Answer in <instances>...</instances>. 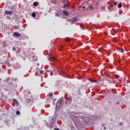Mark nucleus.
<instances>
[{
  "label": "nucleus",
  "instance_id": "f257e3e1",
  "mask_svg": "<svg viewBox=\"0 0 130 130\" xmlns=\"http://www.w3.org/2000/svg\"><path fill=\"white\" fill-rule=\"evenodd\" d=\"M78 21V17H75L71 19H69L68 21H69L70 22H76L77 21Z\"/></svg>",
  "mask_w": 130,
  "mask_h": 130
},
{
  "label": "nucleus",
  "instance_id": "f03ea898",
  "mask_svg": "<svg viewBox=\"0 0 130 130\" xmlns=\"http://www.w3.org/2000/svg\"><path fill=\"white\" fill-rule=\"evenodd\" d=\"M62 106V100H59L57 105H56V108H60Z\"/></svg>",
  "mask_w": 130,
  "mask_h": 130
},
{
  "label": "nucleus",
  "instance_id": "7ed1b4c3",
  "mask_svg": "<svg viewBox=\"0 0 130 130\" xmlns=\"http://www.w3.org/2000/svg\"><path fill=\"white\" fill-rule=\"evenodd\" d=\"M13 15V12L10 11L8 10H5V15Z\"/></svg>",
  "mask_w": 130,
  "mask_h": 130
},
{
  "label": "nucleus",
  "instance_id": "20e7f679",
  "mask_svg": "<svg viewBox=\"0 0 130 130\" xmlns=\"http://www.w3.org/2000/svg\"><path fill=\"white\" fill-rule=\"evenodd\" d=\"M13 36H14V37H16L18 38V37H19L21 36V34H18V33L17 32H14Z\"/></svg>",
  "mask_w": 130,
  "mask_h": 130
},
{
  "label": "nucleus",
  "instance_id": "39448f33",
  "mask_svg": "<svg viewBox=\"0 0 130 130\" xmlns=\"http://www.w3.org/2000/svg\"><path fill=\"white\" fill-rule=\"evenodd\" d=\"M63 15L66 16H70V14L66 11H63Z\"/></svg>",
  "mask_w": 130,
  "mask_h": 130
},
{
  "label": "nucleus",
  "instance_id": "423d86ee",
  "mask_svg": "<svg viewBox=\"0 0 130 130\" xmlns=\"http://www.w3.org/2000/svg\"><path fill=\"white\" fill-rule=\"evenodd\" d=\"M89 81H90L91 83H96L97 82V81L93 80L92 79H89Z\"/></svg>",
  "mask_w": 130,
  "mask_h": 130
},
{
  "label": "nucleus",
  "instance_id": "0eeeda50",
  "mask_svg": "<svg viewBox=\"0 0 130 130\" xmlns=\"http://www.w3.org/2000/svg\"><path fill=\"white\" fill-rule=\"evenodd\" d=\"M38 5V3L37 2H35V3H34V6H35V7H37Z\"/></svg>",
  "mask_w": 130,
  "mask_h": 130
},
{
  "label": "nucleus",
  "instance_id": "6e6552de",
  "mask_svg": "<svg viewBox=\"0 0 130 130\" xmlns=\"http://www.w3.org/2000/svg\"><path fill=\"white\" fill-rule=\"evenodd\" d=\"M69 7H70V6L68 4L64 5V6H63L64 8H69Z\"/></svg>",
  "mask_w": 130,
  "mask_h": 130
},
{
  "label": "nucleus",
  "instance_id": "1a4fd4ad",
  "mask_svg": "<svg viewBox=\"0 0 130 130\" xmlns=\"http://www.w3.org/2000/svg\"><path fill=\"white\" fill-rule=\"evenodd\" d=\"M122 3H119V4L118 5V7L119 8H120L121 7H122Z\"/></svg>",
  "mask_w": 130,
  "mask_h": 130
},
{
  "label": "nucleus",
  "instance_id": "9d476101",
  "mask_svg": "<svg viewBox=\"0 0 130 130\" xmlns=\"http://www.w3.org/2000/svg\"><path fill=\"white\" fill-rule=\"evenodd\" d=\"M120 78L119 75H115V79H118V78Z\"/></svg>",
  "mask_w": 130,
  "mask_h": 130
},
{
  "label": "nucleus",
  "instance_id": "9b49d317",
  "mask_svg": "<svg viewBox=\"0 0 130 130\" xmlns=\"http://www.w3.org/2000/svg\"><path fill=\"white\" fill-rule=\"evenodd\" d=\"M52 95H53L52 93L50 92L49 93V94H47V96H49L50 97H51Z\"/></svg>",
  "mask_w": 130,
  "mask_h": 130
},
{
  "label": "nucleus",
  "instance_id": "f8f14e48",
  "mask_svg": "<svg viewBox=\"0 0 130 130\" xmlns=\"http://www.w3.org/2000/svg\"><path fill=\"white\" fill-rule=\"evenodd\" d=\"M31 16H32V17H36L35 13H32V14H31Z\"/></svg>",
  "mask_w": 130,
  "mask_h": 130
},
{
  "label": "nucleus",
  "instance_id": "ddd939ff",
  "mask_svg": "<svg viewBox=\"0 0 130 130\" xmlns=\"http://www.w3.org/2000/svg\"><path fill=\"white\" fill-rule=\"evenodd\" d=\"M65 40L67 42H70L71 41V39L69 38L65 39Z\"/></svg>",
  "mask_w": 130,
  "mask_h": 130
},
{
  "label": "nucleus",
  "instance_id": "4468645a",
  "mask_svg": "<svg viewBox=\"0 0 130 130\" xmlns=\"http://www.w3.org/2000/svg\"><path fill=\"white\" fill-rule=\"evenodd\" d=\"M50 58H51L54 60H56V58H55L54 57L50 56Z\"/></svg>",
  "mask_w": 130,
  "mask_h": 130
},
{
  "label": "nucleus",
  "instance_id": "2eb2a0df",
  "mask_svg": "<svg viewBox=\"0 0 130 130\" xmlns=\"http://www.w3.org/2000/svg\"><path fill=\"white\" fill-rule=\"evenodd\" d=\"M13 101H15V102H16V103L17 104H19L18 101H17L16 100H13Z\"/></svg>",
  "mask_w": 130,
  "mask_h": 130
},
{
  "label": "nucleus",
  "instance_id": "dca6fc26",
  "mask_svg": "<svg viewBox=\"0 0 130 130\" xmlns=\"http://www.w3.org/2000/svg\"><path fill=\"white\" fill-rule=\"evenodd\" d=\"M93 7L92 6H90V7H88V9H90V10L91 9H93Z\"/></svg>",
  "mask_w": 130,
  "mask_h": 130
},
{
  "label": "nucleus",
  "instance_id": "f3484780",
  "mask_svg": "<svg viewBox=\"0 0 130 130\" xmlns=\"http://www.w3.org/2000/svg\"><path fill=\"white\" fill-rule=\"evenodd\" d=\"M120 52L123 53L124 52V50H123V49H121Z\"/></svg>",
  "mask_w": 130,
  "mask_h": 130
},
{
  "label": "nucleus",
  "instance_id": "a211bd4d",
  "mask_svg": "<svg viewBox=\"0 0 130 130\" xmlns=\"http://www.w3.org/2000/svg\"><path fill=\"white\" fill-rule=\"evenodd\" d=\"M20 114V112L19 111H17V112H16V114L17 115H18L19 114Z\"/></svg>",
  "mask_w": 130,
  "mask_h": 130
},
{
  "label": "nucleus",
  "instance_id": "6ab92c4d",
  "mask_svg": "<svg viewBox=\"0 0 130 130\" xmlns=\"http://www.w3.org/2000/svg\"><path fill=\"white\" fill-rule=\"evenodd\" d=\"M12 50H13V51H16V48H15V47H13L12 48Z\"/></svg>",
  "mask_w": 130,
  "mask_h": 130
},
{
  "label": "nucleus",
  "instance_id": "aec40b11",
  "mask_svg": "<svg viewBox=\"0 0 130 130\" xmlns=\"http://www.w3.org/2000/svg\"><path fill=\"white\" fill-rule=\"evenodd\" d=\"M55 16H57V17H59V14H58V13H56V14H55Z\"/></svg>",
  "mask_w": 130,
  "mask_h": 130
},
{
  "label": "nucleus",
  "instance_id": "412c9836",
  "mask_svg": "<svg viewBox=\"0 0 130 130\" xmlns=\"http://www.w3.org/2000/svg\"><path fill=\"white\" fill-rule=\"evenodd\" d=\"M43 71H41V72H40V74H43Z\"/></svg>",
  "mask_w": 130,
  "mask_h": 130
},
{
  "label": "nucleus",
  "instance_id": "4be33fe9",
  "mask_svg": "<svg viewBox=\"0 0 130 130\" xmlns=\"http://www.w3.org/2000/svg\"><path fill=\"white\" fill-rule=\"evenodd\" d=\"M117 4L116 3H114V5L116 6Z\"/></svg>",
  "mask_w": 130,
  "mask_h": 130
},
{
  "label": "nucleus",
  "instance_id": "5701e85b",
  "mask_svg": "<svg viewBox=\"0 0 130 130\" xmlns=\"http://www.w3.org/2000/svg\"><path fill=\"white\" fill-rule=\"evenodd\" d=\"M86 117H85L84 118H83V120H86Z\"/></svg>",
  "mask_w": 130,
  "mask_h": 130
},
{
  "label": "nucleus",
  "instance_id": "b1692460",
  "mask_svg": "<svg viewBox=\"0 0 130 130\" xmlns=\"http://www.w3.org/2000/svg\"><path fill=\"white\" fill-rule=\"evenodd\" d=\"M87 120H88L87 121L85 120V122H87V121H89V119H88V118H87Z\"/></svg>",
  "mask_w": 130,
  "mask_h": 130
},
{
  "label": "nucleus",
  "instance_id": "393cba45",
  "mask_svg": "<svg viewBox=\"0 0 130 130\" xmlns=\"http://www.w3.org/2000/svg\"><path fill=\"white\" fill-rule=\"evenodd\" d=\"M55 130H59V129L58 128H56V129Z\"/></svg>",
  "mask_w": 130,
  "mask_h": 130
},
{
  "label": "nucleus",
  "instance_id": "a878e982",
  "mask_svg": "<svg viewBox=\"0 0 130 130\" xmlns=\"http://www.w3.org/2000/svg\"><path fill=\"white\" fill-rule=\"evenodd\" d=\"M46 72H49V71L48 70L46 71Z\"/></svg>",
  "mask_w": 130,
  "mask_h": 130
},
{
  "label": "nucleus",
  "instance_id": "bb28decb",
  "mask_svg": "<svg viewBox=\"0 0 130 130\" xmlns=\"http://www.w3.org/2000/svg\"><path fill=\"white\" fill-rule=\"evenodd\" d=\"M122 123H120V125H122Z\"/></svg>",
  "mask_w": 130,
  "mask_h": 130
},
{
  "label": "nucleus",
  "instance_id": "cd10ccee",
  "mask_svg": "<svg viewBox=\"0 0 130 130\" xmlns=\"http://www.w3.org/2000/svg\"><path fill=\"white\" fill-rule=\"evenodd\" d=\"M85 8V7H83V9H84Z\"/></svg>",
  "mask_w": 130,
  "mask_h": 130
},
{
  "label": "nucleus",
  "instance_id": "c85d7f7f",
  "mask_svg": "<svg viewBox=\"0 0 130 130\" xmlns=\"http://www.w3.org/2000/svg\"><path fill=\"white\" fill-rule=\"evenodd\" d=\"M113 30H114V28H112Z\"/></svg>",
  "mask_w": 130,
  "mask_h": 130
},
{
  "label": "nucleus",
  "instance_id": "c756f323",
  "mask_svg": "<svg viewBox=\"0 0 130 130\" xmlns=\"http://www.w3.org/2000/svg\"><path fill=\"white\" fill-rule=\"evenodd\" d=\"M104 128L106 129V127H105Z\"/></svg>",
  "mask_w": 130,
  "mask_h": 130
}]
</instances>
